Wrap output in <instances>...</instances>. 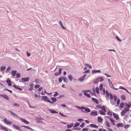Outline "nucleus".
Returning <instances> with one entry per match:
<instances>
[{
	"label": "nucleus",
	"mask_w": 131,
	"mask_h": 131,
	"mask_svg": "<svg viewBox=\"0 0 131 131\" xmlns=\"http://www.w3.org/2000/svg\"><path fill=\"white\" fill-rule=\"evenodd\" d=\"M9 111L14 116H16V117H17L19 118L20 120L21 121L24 123L27 124H29V122L28 121H27L26 119H23L21 118H20L17 115L15 114V113H13L12 111Z\"/></svg>",
	"instance_id": "nucleus-1"
},
{
	"label": "nucleus",
	"mask_w": 131,
	"mask_h": 131,
	"mask_svg": "<svg viewBox=\"0 0 131 131\" xmlns=\"http://www.w3.org/2000/svg\"><path fill=\"white\" fill-rule=\"evenodd\" d=\"M106 96L107 97H108L109 96H110V99L111 100H113V97H114V101H116L117 97V96L116 95H114L113 96L111 93H110L109 94L107 91H106Z\"/></svg>",
	"instance_id": "nucleus-2"
},
{
	"label": "nucleus",
	"mask_w": 131,
	"mask_h": 131,
	"mask_svg": "<svg viewBox=\"0 0 131 131\" xmlns=\"http://www.w3.org/2000/svg\"><path fill=\"white\" fill-rule=\"evenodd\" d=\"M78 109L81 110V111L82 112L84 111L87 112H90V110L89 108H85V107H77Z\"/></svg>",
	"instance_id": "nucleus-3"
},
{
	"label": "nucleus",
	"mask_w": 131,
	"mask_h": 131,
	"mask_svg": "<svg viewBox=\"0 0 131 131\" xmlns=\"http://www.w3.org/2000/svg\"><path fill=\"white\" fill-rule=\"evenodd\" d=\"M129 107H126L124 109V110H123L121 113V115L122 116H123L125 115L127 111H128L129 110Z\"/></svg>",
	"instance_id": "nucleus-4"
},
{
	"label": "nucleus",
	"mask_w": 131,
	"mask_h": 131,
	"mask_svg": "<svg viewBox=\"0 0 131 131\" xmlns=\"http://www.w3.org/2000/svg\"><path fill=\"white\" fill-rule=\"evenodd\" d=\"M42 100H44L52 104H53V102H51L50 100L46 96H42Z\"/></svg>",
	"instance_id": "nucleus-5"
},
{
	"label": "nucleus",
	"mask_w": 131,
	"mask_h": 131,
	"mask_svg": "<svg viewBox=\"0 0 131 131\" xmlns=\"http://www.w3.org/2000/svg\"><path fill=\"white\" fill-rule=\"evenodd\" d=\"M3 122L5 124L7 125H11L12 123L11 122L8 121L6 118H5L4 119Z\"/></svg>",
	"instance_id": "nucleus-6"
},
{
	"label": "nucleus",
	"mask_w": 131,
	"mask_h": 131,
	"mask_svg": "<svg viewBox=\"0 0 131 131\" xmlns=\"http://www.w3.org/2000/svg\"><path fill=\"white\" fill-rule=\"evenodd\" d=\"M29 78L28 77L25 78H23L21 79V81L23 82H26L29 81Z\"/></svg>",
	"instance_id": "nucleus-7"
},
{
	"label": "nucleus",
	"mask_w": 131,
	"mask_h": 131,
	"mask_svg": "<svg viewBox=\"0 0 131 131\" xmlns=\"http://www.w3.org/2000/svg\"><path fill=\"white\" fill-rule=\"evenodd\" d=\"M90 114L91 116H96L97 115V112L96 111L92 112L90 113Z\"/></svg>",
	"instance_id": "nucleus-8"
},
{
	"label": "nucleus",
	"mask_w": 131,
	"mask_h": 131,
	"mask_svg": "<svg viewBox=\"0 0 131 131\" xmlns=\"http://www.w3.org/2000/svg\"><path fill=\"white\" fill-rule=\"evenodd\" d=\"M0 96L7 100H8L9 99V97L7 96V95L5 94H1L0 95Z\"/></svg>",
	"instance_id": "nucleus-9"
},
{
	"label": "nucleus",
	"mask_w": 131,
	"mask_h": 131,
	"mask_svg": "<svg viewBox=\"0 0 131 131\" xmlns=\"http://www.w3.org/2000/svg\"><path fill=\"white\" fill-rule=\"evenodd\" d=\"M97 82H101L103 80V79L101 77H99L96 80Z\"/></svg>",
	"instance_id": "nucleus-10"
},
{
	"label": "nucleus",
	"mask_w": 131,
	"mask_h": 131,
	"mask_svg": "<svg viewBox=\"0 0 131 131\" xmlns=\"http://www.w3.org/2000/svg\"><path fill=\"white\" fill-rule=\"evenodd\" d=\"M85 75L86 74L84 75L82 77L78 79V80L81 82L83 81L84 78L85 77Z\"/></svg>",
	"instance_id": "nucleus-11"
},
{
	"label": "nucleus",
	"mask_w": 131,
	"mask_h": 131,
	"mask_svg": "<svg viewBox=\"0 0 131 131\" xmlns=\"http://www.w3.org/2000/svg\"><path fill=\"white\" fill-rule=\"evenodd\" d=\"M107 117L110 119L112 123V124L113 125H115V124L114 123V122H115V121L113 120L112 119L110 118V117L109 116H107Z\"/></svg>",
	"instance_id": "nucleus-12"
},
{
	"label": "nucleus",
	"mask_w": 131,
	"mask_h": 131,
	"mask_svg": "<svg viewBox=\"0 0 131 131\" xmlns=\"http://www.w3.org/2000/svg\"><path fill=\"white\" fill-rule=\"evenodd\" d=\"M17 73V71L16 70H13L11 71V73L12 76H15Z\"/></svg>",
	"instance_id": "nucleus-13"
},
{
	"label": "nucleus",
	"mask_w": 131,
	"mask_h": 131,
	"mask_svg": "<svg viewBox=\"0 0 131 131\" xmlns=\"http://www.w3.org/2000/svg\"><path fill=\"white\" fill-rule=\"evenodd\" d=\"M6 82L8 83L9 86H10L12 85L11 81L9 79H7L6 81Z\"/></svg>",
	"instance_id": "nucleus-14"
},
{
	"label": "nucleus",
	"mask_w": 131,
	"mask_h": 131,
	"mask_svg": "<svg viewBox=\"0 0 131 131\" xmlns=\"http://www.w3.org/2000/svg\"><path fill=\"white\" fill-rule=\"evenodd\" d=\"M98 121L99 123H101L102 122L103 119L100 117H97Z\"/></svg>",
	"instance_id": "nucleus-15"
},
{
	"label": "nucleus",
	"mask_w": 131,
	"mask_h": 131,
	"mask_svg": "<svg viewBox=\"0 0 131 131\" xmlns=\"http://www.w3.org/2000/svg\"><path fill=\"white\" fill-rule=\"evenodd\" d=\"M113 115L114 117L115 118L116 120H118L119 119V117L118 115L115 113H113Z\"/></svg>",
	"instance_id": "nucleus-16"
},
{
	"label": "nucleus",
	"mask_w": 131,
	"mask_h": 131,
	"mask_svg": "<svg viewBox=\"0 0 131 131\" xmlns=\"http://www.w3.org/2000/svg\"><path fill=\"white\" fill-rule=\"evenodd\" d=\"M92 100L93 102L95 103L96 104H97L99 103L98 101L95 99L93 98L92 99Z\"/></svg>",
	"instance_id": "nucleus-17"
},
{
	"label": "nucleus",
	"mask_w": 131,
	"mask_h": 131,
	"mask_svg": "<svg viewBox=\"0 0 131 131\" xmlns=\"http://www.w3.org/2000/svg\"><path fill=\"white\" fill-rule=\"evenodd\" d=\"M90 126L91 127H94V128H98V126H97L95 124H90Z\"/></svg>",
	"instance_id": "nucleus-18"
},
{
	"label": "nucleus",
	"mask_w": 131,
	"mask_h": 131,
	"mask_svg": "<svg viewBox=\"0 0 131 131\" xmlns=\"http://www.w3.org/2000/svg\"><path fill=\"white\" fill-rule=\"evenodd\" d=\"M124 124L123 123H119L117 125V126L118 127H122L124 126Z\"/></svg>",
	"instance_id": "nucleus-19"
},
{
	"label": "nucleus",
	"mask_w": 131,
	"mask_h": 131,
	"mask_svg": "<svg viewBox=\"0 0 131 131\" xmlns=\"http://www.w3.org/2000/svg\"><path fill=\"white\" fill-rule=\"evenodd\" d=\"M13 127L14 128H15V129H16L18 130H20V131H21V129H20V128L19 127H18V126H16L15 125L13 124Z\"/></svg>",
	"instance_id": "nucleus-20"
},
{
	"label": "nucleus",
	"mask_w": 131,
	"mask_h": 131,
	"mask_svg": "<svg viewBox=\"0 0 131 131\" xmlns=\"http://www.w3.org/2000/svg\"><path fill=\"white\" fill-rule=\"evenodd\" d=\"M63 79L65 82L67 83L68 82V80L66 77H63Z\"/></svg>",
	"instance_id": "nucleus-21"
},
{
	"label": "nucleus",
	"mask_w": 131,
	"mask_h": 131,
	"mask_svg": "<svg viewBox=\"0 0 131 131\" xmlns=\"http://www.w3.org/2000/svg\"><path fill=\"white\" fill-rule=\"evenodd\" d=\"M49 110L50 112L52 113H57L58 112L56 111H55L54 110L52 109Z\"/></svg>",
	"instance_id": "nucleus-22"
},
{
	"label": "nucleus",
	"mask_w": 131,
	"mask_h": 131,
	"mask_svg": "<svg viewBox=\"0 0 131 131\" xmlns=\"http://www.w3.org/2000/svg\"><path fill=\"white\" fill-rule=\"evenodd\" d=\"M92 73H97V72L100 73L101 72V71L100 70H93L92 71Z\"/></svg>",
	"instance_id": "nucleus-23"
},
{
	"label": "nucleus",
	"mask_w": 131,
	"mask_h": 131,
	"mask_svg": "<svg viewBox=\"0 0 131 131\" xmlns=\"http://www.w3.org/2000/svg\"><path fill=\"white\" fill-rule=\"evenodd\" d=\"M121 98L123 100H125L126 99V97L125 95H122L121 97Z\"/></svg>",
	"instance_id": "nucleus-24"
},
{
	"label": "nucleus",
	"mask_w": 131,
	"mask_h": 131,
	"mask_svg": "<svg viewBox=\"0 0 131 131\" xmlns=\"http://www.w3.org/2000/svg\"><path fill=\"white\" fill-rule=\"evenodd\" d=\"M68 78L69 79V80L70 81H72V79H73V77L71 75V74H69V75L68 76Z\"/></svg>",
	"instance_id": "nucleus-25"
},
{
	"label": "nucleus",
	"mask_w": 131,
	"mask_h": 131,
	"mask_svg": "<svg viewBox=\"0 0 131 131\" xmlns=\"http://www.w3.org/2000/svg\"><path fill=\"white\" fill-rule=\"evenodd\" d=\"M24 127L25 128H26L27 129H30L31 130H33V129H32V128H30V127H29L28 126H22V127Z\"/></svg>",
	"instance_id": "nucleus-26"
},
{
	"label": "nucleus",
	"mask_w": 131,
	"mask_h": 131,
	"mask_svg": "<svg viewBox=\"0 0 131 131\" xmlns=\"http://www.w3.org/2000/svg\"><path fill=\"white\" fill-rule=\"evenodd\" d=\"M73 125V123H72L70 124H68L67 125V127L68 128H70L72 127Z\"/></svg>",
	"instance_id": "nucleus-27"
},
{
	"label": "nucleus",
	"mask_w": 131,
	"mask_h": 131,
	"mask_svg": "<svg viewBox=\"0 0 131 131\" xmlns=\"http://www.w3.org/2000/svg\"><path fill=\"white\" fill-rule=\"evenodd\" d=\"M0 129L4 130L6 131H8L6 128L2 126H0Z\"/></svg>",
	"instance_id": "nucleus-28"
},
{
	"label": "nucleus",
	"mask_w": 131,
	"mask_h": 131,
	"mask_svg": "<svg viewBox=\"0 0 131 131\" xmlns=\"http://www.w3.org/2000/svg\"><path fill=\"white\" fill-rule=\"evenodd\" d=\"M99 113L102 115H105V113L102 110H99Z\"/></svg>",
	"instance_id": "nucleus-29"
},
{
	"label": "nucleus",
	"mask_w": 131,
	"mask_h": 131,
	"mask_svg": "<svg viewBox=\"0 0 131 131\" xmlns=\"http://www.w3.org/2000/svg\"><path fill=\"white\" fill-rule=\"evenodd\" d=\"M80 123L78 122H76L74 124L73 127H77L79 126L80 125Z\"/></svg>",
	"instance_id": "nucleus-30"
},
{
	"label": "nucleus",
	"mask_w": 131,
	"mask_h": 131,
	"mask_svg": "<svg viewBox=\"0 0 131 131\" xmlns=\"http://www.w3.org/2000/svg\"><path fill=\"white\" fill-rule=\"evenodd\" d=\"M13 86L16 89H18L19 90L21 91L22 90V89H21V88H19L18 87V86H17L16 85H13Z\"/></svg>",
	"instance_id": "nucleus-31"
},
{
	"label": "nucleus",
	"mask_w": 131,
	"mask_h": 131,
	"mask_svg": "<svg viewBox=\"0 0 131 131\" xmlns=\"http://www.w3.org/2000/svg\"><path fill=\"white\" fill-rule=\"evenodd\" d=\"M107 115H110V116H112V112L110 111H108L107 113Z\"/></svg>",
	"instance_id": "nucleus-32"
},
{
	"label": "nucleus",
	"mask_w": 131,
	"mask_h": 131,
	"mask_svg": "<svg viewBox=\"0 0 131 131\" xmlns=\"http://www.w3.org/2000/svg\"><path fill=\"white\" fill-rule=\"evenodd\" d=\"M59 24L63 29H66V28L63 26L61 22V21L59 22Z\"/></svg>",
	"instance_id": "nucleus-33"
},
{
	"label": "nucleus",
	"mask_w": 131,
	"mask_h": 131,
	"mask_svg": "<svg viewBox=\"0 0 131 131\" xmlns=\"http://www.w3.org/2000/svg\"><path fill=\"white\" fill-rule=\"evenodd\" d=\"M83 93H84V95H85V96H86L88 97H90V95L89 94H88V93H87L86 92H84Z\"/></svg>",
	"instance_id": "nucleus-34"
},
{
	"label": "nucleus",
	"mask_w": 131,
	"mask_h": 131,
	"mask_svg": "<svg viewBox=\"0 0 131 131\" xmlns=\"http://www.w3.org/2000/svg\"><path fill=\"white\" fill-rule=\"evenodd\" d=\"M6 69V67L4 66H2L1 68V70L2 71Z\"/></svg>",
	"instance_id": "nucleus-35"
},
{
	"label": "nucleus",
	"mask_w": 131,
	"mask_h": 131,
	"mask_svg": "<svg viewBox=\"0 0 131 131\" xmlns=\"http://www.w3.org/2000/svg\"><path fill=\"white\" fill-rule=\"evenodd\" d=\"M51 100L53 102H55L57 101V99L55 97H52L51 98Z\"/></svg>",
	"instance_id": "nucleus-36"
},
{
	"label": "nucleus",
	"mask_w": 131,
	"mask_h": 131,
	"mask_svg": "<svg viewBox=\"0 0 131 131\" xmlns=\"http://www.w3.org/2000/svg\"><path fill=\"white\" fill-rule=\"evenodd\" d=\"M105 123L106 124V125L107 127H110V124L108 123V122L106 121L105 122Z\"/></svg>",
	"instance_id": "nucleus-37"
},
{
	"label": "nucleus",
	"mask_w": 131,
	"mask_h": 131,
	"mask_svg": "<svg viewBox=\"0 0 131 131\" xmlns=\"http://www.w3.org/2000/svg\"><path fill=\"white\" fill-rule=\"evenodd\" d=\"M99 88L98 87H97L96 88L95 91L97 94H99Z\"/></svg>",
	"instance_id": "nucleus-38"
},
{
	"label": "nucleus",
	"mask_w": 131,
	"mask_h": 131,
	"mask_svg": "<svg viewBox=\"0 0 131 131\" xmlns=\"http://www.w3.org/2000/svg\"><path fill=\"white\" fill-rule=\"evenodd\" d=\"M85 125V124L84 123H82L80 125V127L82 128H83Z\"/></svg>",
	"instance_id": "nucleus-39"
},
{
	"label": "nucleus",
	"mask_w": 131,
	"mask_h": 131,
	"mask_svg": "<svg viewBox=\"0 0 131 131\" xmlns=\"http://www.w3.org/2000/svg\"><path fill=\"white\" fill-rule=\"evenodd\" d=\"M103 86L102 84H101L99 86V88H100V90L101 91L103 89Z\"/></svg>",
	"instance_id": "nucleus-40"
},
{
	"label": "nucleus",
	"mask_w": 131,
	"mask_h": 131,
	"mask_svg": "<svg viewBox=\"0 0 131 131\" xmlns=\"http://www.w3.org/2000/svg\"><path fill=\"white\" fill-rule=\"evenodd\" d=\"M43 119H44L43 118L41 117H37L36 119V120L39 121H41Z\"/></svg>",
	"instance_id": "nucleus-41"
},
{
	"label": "nucleus",
	"mask_w": 131,
	"mask_h": 131,
	"mask_svg": "<svg viewBox=\"0 0 131 131\" xmlns=\"http://www.w3.org/2000/svg\"><path fill=\"white\" fill-rule=\"evenodd\" d=\"M102 107L101 108L103 111H104V112H106V110L105 107Z\"/></svg>",
	"instance_id": "nucleus-42"
},
{
	"label": "nucleus",
	"mask_w": 131,
	"mask_h": 131,
	"mask_svg": "<svg viewBox=\"0 0 131 131\" xmlns=\"http://www.w3.org/2000/svg\"><path fill=\"white\" fill-rule=\"evenodd\" d=\"M84 65L88 67H89V68L90 69H92V67H91V66L90 65H89L88 64H84Z\"/></svg>",
	"instance_id": "nucleus-43"
},
{
	"label": "nucleus",
	"mask_w": 131,
	"mask_h": 131,
	"mask_svg": "<svg viewBox=\"0 0 131 131\" xmlns=\"http://www.w3.org/2000/svg\"><path fill=\"white\" fill-rule=\"evenodd\" d=\"M128 104H126V105L127 106H131V103L130 102H128Z\"/></svg>",
	"instance_id": "nucleus-44"
},
{
	"label": "nucleus",
	"mask_w": 131,
	"mask_h": 131,
	"mask_svg": "<svg viewBox=\"0 0 131 131\" xmlns=\"http://www.w3.org/2000/svg\"><path fill=\"white\" fill-rule=\"evenodd\" d=\"M82 131H88V128H84L82 129Z\"/></svg>",
	"instance_id": "nucleus-45"
},
{
	"label": "nucleus",
	"mask_w": 131,
	"mask_h": 131,
	"mask_svg": "<svg viewBox=\"0 0 131 131\" xmlns=\"http://www.w3.org/2000/svg\"><path fill=\"white\" fill-rule=\"evenodd\" d=\"M109 83L110 85L111 86L112 88L113 86L111 81L109 82Z\"/></svg>",
	"instance_id": "nucleus-46"
},
{
	"label": "nucleus",
	"mask_w": 131,
	"mask_h": 131,
	"mask_svg": "<svg viewBox=\"0 0 131 131\" xmlns=\"http://www.w3.org/2000/svg\"><path fill=\"white\" fill-rule=\"evenodd\" d=\"M35 96L36 97V98H40V96L39 95H37L36 94H35Z\"/></svg>",
	"instance_id": "nucleus-47"
},
{
	"label": "nucleus",
	"mask_w": 131,
	"mask_h": 131,
	"mask_svg": "<svg viewBox=\"0 0 131 131\" xmlns=\"http://www.w3.org/2000/svg\"><path fill=\"white\" fill-rule=\"evenodd\" d=\"M16 77L17 78H19L20 77V74L19 73H18L16 74Z\"/></svg>",
	"instance_id": "nucleus-48"
},
{
	"label": "nucleus",
	"mask_w": 131,
	"mask_h": 131,
	"mask_svg": "<svg viewBox=\"0 0 131 131\" xmlns=\"http://www.w3.org/2000/svg\"><path fill=\"white\" fill-rule=\"evenodd\" d=\"M120 101L119 99H118L116 103L117 105H118L120 103Z\"/></svg>",
	"instance_id": "nucleus-49"
},
{
	"label": "nucleus",
	"mask_w": 131,
	"mask_h": 131,
	"mask_svg": "<svg viewBox=\"0 0 131 131\" xmlns=\"http://www.w3.org/2000/svg\"><path fill=\"white\" fill-rule=\"evenodd\" d=\"M62 80V79L61 77H60L59 79V82H61Z\"/></svg>",
	"instance_id": "nucleus-50"
},
{
	"label": "nucleus",
	"mask_w": 131,
	"mask_h": 131,
	"mask_svg": "<svg viewBox=\"0 0 131 131\" xmlns=\"http://www.w3.org/2000/svg\"><path fill=\"white\" fill-rule=\"evenodd\" d=\"M116 38L117 39L118 41L120 42H121L122 41L117 36H116Z\"/></svg>",
	"instance_id": "nucleus-51"
},
{
	"label": "nucleus",
	"mask_w": 131,
	"mask_h": 131,
	"mask_svg": "<svg viewBox=\"0 0 131 131\" xmlns=\"http://www.w3.org/2000/svg\"><path fill=\"white\" fill-rule=\"evenodd\" d=\"M62 70V68H60L59 69V71L58 72L60 74L61 73V71Z\"/></svg>",
	"instance_id": "nucleus-52"
},
{
	"label": "nucleus",
	"mask_w": 131,
	"mask_h": 131,
	"mask_svg": "<svg viewBox=\"0 0 131 131\" xmlns=\"http://www.w3.org/2000/svg\"><path fill=\"white\" fill-rule=\"evenodd\" d=\"M60 75V74H59L58 72H56L54 74V75L56 76H57Z\"/></svg>",
	"instance_id": "nucleus-53"
},
{
	"label": "nucleus",
	"mask_w": 131,
	"mask_h": 131,
	"mask_svg": "<svg viewBox=\"0 0 131 131\" xmlns=\"http://www.w3.org/2000/svg\"><path fill=\"white\" fill-rule=\"evenodd\" d=\"M83 121H84V120L82 119H79L78 120V121L80 122Z\"/></svg>",
	"instance_id": "nucleus-54"
},
{
	"label": "nucleus",
	"mask_w": 131,
	"mask_h": 131,
	"mask_svg": "<svg viewBox=\"0 0 131 131\" xmlns=\"http://www.w3.org/2000/svg\"><path fill=\"white\" fill-rule=\"evenodd\" d=\"M90 90H83L82 91V92L83 93L85 92H90Z\"/></svg>",
	"instance_id": "nucleus-55"
},
{
	"label": "nucleus",
	"mask_w": 131,
	"mask_h": 131,
	"mask_svg": "<svg viewBox=\"0 0 131 131\" xmlns=\"http://www.w3.org/2000/svg\"><path fill=\"white\" fill-rule=\"evenodd\" d=\"M58 94L57 92H56L54 94L53 96H56L58 95Z\"/></svg>",
	"instance_id": "nucleus-56"
},
{
	"label": "nucleus",
	"mask_w": 131,
	"mask_h": 131,
	"mask_svg": "<svg viewBox=\"0 0 131 131\" xmlns=\"http://www.w3.org/2000/svg\"><path fill=\"white\" fill-rule=\"evenodd\" d=\"M4 89L7 90L9 92H10L11 93H12V91L10 90L6 89Z\"/></svg>",
	"instance_id": "nucleus-57"
},
{
	"label": "nucleus",
	"mask_w": 131,
	"mask_h": 131,
	"mask_svg": "<svg viewBox=\"0 0 131 131\" xmlns=\"http://www.w3.org/2000/svg\"><path fill=\"white\" fill-rule=\"evenodd\" d=\"M40 87V86L38 85H36L35 86V88L37 89L39 88Z\"/></svg>",
	"instance_id": "nucleus-58"
},
{
	"label": "nucleus",
	"mask_w": 131,
	"mask_h": 131,
	"mask_svg": "<svg viewBox=\"0 0 131 131\" xmlns=\"http://www.w3.org/2000/svg\"><path fill=\"white\" fill-rule=\"evenodd\" d=\"M43 88L42 87H41L39 88L38 89V90L39 91H41L43 89Z\"/></svg>",
	"instance_id": "nucleus-59"
},
{
	"label": "nucleus",
	"mask_w": 131,
	"mask_h": 131,
	"mask_svg": "<svg viewBox=\"0 0 131 131\" xmlns=\"http://www.w3.org/2000/svg\"><path fill=\"white\" fill-rule=\"evenodd\" d=\"M10 68H11V67L10 66L8 67L7 68V69H6V71H9V70H10Z\"/></svg>",
	"instance_id": "nucleus-60"
},
{
	"label": "nucleus",
	"mask_w": 131,
	"mask_h": 131,
	"mask_svg": "<svg viewBox=\"0 0 131 131\" xmlns=\"http://www.w3.org/2000/svg\"><path fill=\"white\" fill-rule=\"evenodd\" d=\"M119 88L121 89H122L123 90H125V88L123 87L122 86H120L119 87Z\"/></svg>",
	"instance_id": "nucleus-61"
},
{
	"label": "nucleus",
	"mask_w": 131,
	"mask_h": 131,
	"mask_svg": "<svg viewBox=\"0 0 131 131\" xmlns=\"http://www.w3.org/2000/svg\"><path fill=\"white\" fill-rule=\"evenodd\" d=\"M129 127V126L128 125H125V126L124 127L125 128H127Z\"/></svg>",
	"instance_id": "nucleus-62"
},
{
	"label": "nucleus",
	"mask_w": 131,
	"mask_h": 131,
	"mask_svg": "<svg viewBox=\"0 0 131 131\" xmlns=\"http://www.w3.org/2000/svg\"><path fill=\"white\" fill-rule=\"evenodd\" d=\"M90 72V70H87L84 71V73H88L89 72Z\"/></svg>",
	"instance_id": "nucleus-63"
},
{
	"label": "nucleus",
	"mask_w": 131,
	"mask_h": 131,
	"mask_svg": "<svg viewBox=\"0 0 131 131\" xmlns=\"http://www.w3.org/2000/svg\"><path fill=\"white\" fill-rule=\"evenodd\" d=\"M59 113L62 116L64 117L67 116L63 115L62 113H61V112H60Z\"/></svg>",
	"instance_id": "nucleus-64"
}]
</instances>
